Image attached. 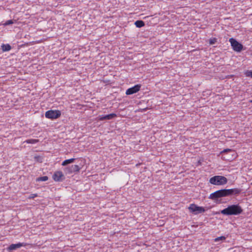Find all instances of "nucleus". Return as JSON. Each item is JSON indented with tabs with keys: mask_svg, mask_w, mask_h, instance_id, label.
I'll return each mask as SVG.
<instances>
[{
	"mask_svg": "<svg viewBox=\"0 0 252 252\" xmlns=\"http://www.w3.org/2000/svg\"><path fill=\"white\" fill-rule=\"evenodd\" d=\"M52 178L56 182H61L64 179V177L61 171H56L53 174Z\"/></svg>",
	"mask_w": 252,
	"mask_h": 252,
	"instance_id": "obj_8",
	"label": "nucleus"
},
{
	"mask_svg": "<svg viewBox=\"0 0 252 252\" xmlns=\"http://www.w3.org/2000/svg\"><path fill=\"white\" fill-rule=\"evenodd\" d=\"M141 85L140 84H137L132 87L129 88L126 90V95H131L137 93L141 88Z\"/></svg>",
	"mask_w": 252,
	"mask_h": 252,
	"instance_id": "obj_7",
	"label": "nucleus"
},
{
	"mask_svg": "<svg viewBox=\"0 0 252 252\" xmlns=\"http://www.w3.org/2000/svg\"><path fill=\"white\" fill-rule=\"evenodd\" d=\"M48 179V177L46 176H42V177H38L36 179V181H42V182H44V181H47Z\"/></svg>",
	"mask_w": 252,
	"mask_h": 252,
	"instance_id": "obj_16",
	"label": "nucleus"
},
{
	"mask_svg": "<svg viewBox=\"0 0 252 252\" xmlns=\"http://www.w3.org/2000/svg\"><path fill=\"white\" fill-rule=\"evenodd\" d=\"M251 101L252 102V100Z\"/></svg>",
	"mask_w": 252,
	"mask_h": 252,
	"instance_id": "obj_23",
	"label": "nucleus"
},
{
	"mask_svg": "<svg viewBox=\"0 0 252 252\" xmlns=\"http://www.w3.org/2000/svg\"><path fill=\"white\" fill-rule=\"evenodd\" d=\"M1 47V49H2V51L4 52L9 51L11 49V46L8 44H2Z\"/></svg>",
	"mask_w": 252,
	"mask_h": 252,
	"instance_id": "obj_12",
	"label": "nucleus"
},
{
	"mask_svg": "<svg viewBox=\"0 0 252 252\" xmlns=\"http://www.w3.org/2000/svg\"><path fill=\"white\" fill-rule=\"evenodd\" d=\"M227 179L222 176H215L211 178L209 182L212 185L220 186L223 185L227 183Z\"/></svg>",
	"mask_w": 252,
	"mask_h": 252,
	"instance_id": "obj_3",
	"label": "nucleus"
},
{
	"mask_svg": "<svg viewBox=\"0 0 252 252\" xmlns=\"http://www.w3.org/2000/svg\"><path fill=\"white\" fill-rule=\"evenodd\" d=\"M215 42H216L215 39H211L210 40L209 42H210V44H214L215 43Z\"/></svg>",
	"mask_w": 252,
	"mask_h": 252,
	"instance_id": "obj_21",
	"label": "nucleus"
},
{
	"mask_svg": "<svg viewBox=\"0 0 252 252\" xmlns=\"http://www.w3.org/2000/svg\"><path fill=\"white\" fill-rule=\"evenodd\" d=\"M227 152L233 153V151L231 149H226L223 150L221 153H227Z\"/></svg>",
	"mask_w": 252,
	"mask_h": 252,
	"instance_id": "obj_20",
	"label": "nucleus"
},
{
	"mask_svg": "<svg viewBox=\"0 0 252 252\" xmlns=\"http://www.w3.org/2000/svg\"><path fill=\"white\" fill-rule=\"evenodd\" d=\"M243 212L242 207L238 204L229 205L227 208L220 211L221 214L224 215H239Z\"/></svg>",
	"mask_w": 252,
	"mask_h": 252,
	"instance_id": "obj_2",
	"label": "nucleus"
},
{
	"mask_svg": "<svg viewBox=\"0 0 252 252\" xmlns=\"http://www.w3.org/2000/svg\"><path fill=\"white\" fill-rule=\"evenodd\" d=\"M26 246V244L24 243H18L17 244H12L10 245L8 248V251H12L17 249H19L22 247Z\"/></svg>",
	"mask_w": 252,
	"mask_h": 252,
	"instance_id": "obj_9",
	"label": "nucleus"
},
{
	"mask_svg": "<svg viewBox=\"0 0 252 252\" xmlns=\"http://www.w3.org/2000/svg\"><path fill=\"white\" fill-rule=\"evenodd\" d=\"M117 116L115 113H111L106 115H99L97 119L99 121H103L105 120H111Z\"/></svg>",
	"mask_w": 252,
	"mask_h": 252,
	"instance_id": "obj_10",
	"label": "nucleus"
},
{
	"mask_svg": "<svg viewBox=\"0 0 252 252\" xmlns=\"http://www.w3.org/2000/svg\"><path fill=\"white\" fill-rule=\"evenodd\" d=\"M61 115L59 110H48L45 112V116L46 118L50 119H56L60 117Z\"/></svg>",
	"mask_w": 252,
	"mask_h": 252,
	"instance_id": "obj_4",
	"label": "nucleus"
},
{
	"mask_svg": "<svg viewBox=\"0 0 252 252\" xmlns=\"http://www.w3.org/2000/svg\"><path fill=\"white\" fill-rule=\"evenodd\" d=\"M224 240H225V237L224 236H220V237H219L215 238L214 239V241L215 242H217L220 241H223Z\"/></svg>",
	"mask_w": 252,
	"mask_h": 252,
	"instance_id": "obj_17",
	"label": "nucleus"
},
{
	"mask_svg": "<svg viewBox=\"0 0 252 252\" xmlns=\"http://www.w3.org/2000/svg\"><path fill=\"white\" fill-rule=\"evenodd\" d=\"M80 170V167L77 165H72L68 168L69 173L78 172Z\"/></svg>",
	"mask_w": 252,
	"mask_h": 252,
	"instance_id": "obj_11",
	"label": "nucleus"
},
{
	"mask_svg": "<svg viewBox=\"0 0 252 252\" xmlns=\"http://www.w3.org/2000/svg\"><path fill=\"white\" fill-rule=\"evenodd\" d=\"M241 191V189L237 188L220 189L211 193L209 198L216 203H220L221 202L219 200L220 198L232 195H237L239 194Z\"/></svg>",
	"mask_w": 252,
	"mask_h": 252,
	"instance_id": "obj_1",
	"label": "nucleus"
},
{
	"mask_svg": "<svg viewBox=\"0 0 252 252\" xmlns=\"http://www.w3.org/2000/svg\"><path fill=\"white\" fill-rule=\"evenodd\" d=\"M134 24L137 28H141L145 25L144 22L142 20H137L135 21Z\"/></svg>",
	"mask_w": 252,
	"mask_h": 252,
	"instance_id": "obj_14",
	"label": "nucleus"
},
{
	"mask_svg": "<svg viewBox=\"0 0 252 252\" xmlns=\"http://www.w3.org/2000/svg\"><path fill=\"white\" fill-rule=\"evenodd\" d=\"M229 41L230 42L231 45L234 51L237 52H240L242 50L243 48L242 45L239 43L235 39L231 38L229 39Z\"/></svg>",
	"mask_w": 252,
	"mask_h": 252,
	"instance_id": "obj_6",
	"label": "nucleus"
},
{
	"mask_svg": "<svg viewBox=\"0 0 252 252\" xmlns=\"http://www.w3.org/2000/svg\"><path fill=\"white\" fill-rule=\"evenodd\" d=\"M189 210L194 214L202 213L205 211L204 207L198 206L194 204H191L189 207Z\"/></svg>",
	"mask_w": 252,
	"mask_h": 252,
	"instance_id": "obj_5",
	"label": "nucleus"
},
{
	"mask_svg": "<svg viewBox=\"0 0 252 252\" xmlns=\"http://www.w3.org/2000/svg\"><path fill=\"white\" fill-rule=\"evenodd\" d=\"M13 23H14V22L12 20H9L6 21L4 24H3V25L4 26H6L13 24Z\"/></svg>",
	"mask_w": 252,
	"mask_h": 252,
	"instance_id": "obj_18",
	"label": "nucleus"
},
{
	"mask_svg": "<svg viewBox=\"0 0 252 252\" xmlns=\"http://www.w3.org/2000/svg\"><path fill=\"white\" fill-rule=\"evenodd\" d=\"M37 196V194H32L31 195V196L30 197V198H33Z\"/></svg>",
	"mask_w": 252,
	"mask_h": 252,
	"instance_id": "obj_22",
	"label": "nucleus"
},
{
	"mask_svg": "<svg viewBox=\"0 0 252 252\" xmlns=\"http://www.w3.org/2000/svg\"><path fill=\"white\" fill-rule=\"evenodd\" d=\"M38 141L39 140L38 139H30L26 140L24 142H26L28 144H34L37 143L38 142Z\"/></svg>",
	"mask_w": 252,
	"mask_h": 252,
	"instance_id": "obj_15",
	"label": "nucleus"
},
{
	"mask_svg": "<svg viewBox=\"0 0 252 252\" xmlns=\"http://www.w3.org/2000/svg\"><path fill=\"white\" fill-rule=\"evenodd\" d=\"M245 74L247 77H251L252 78V70H248L246 71L245 73Z\"/></svg>",
	"mask_w": 252,
	"mask_h": 252,
	"instance_id": "obj_19",
	"label": "nucleus"
},
{
	"mask_svg": "<svg viewBox=\"0 0 252 252\" xmlns=\"http://www.w3.org/2000/svg\"><path fill=\"white\" fill-rule=\"evenodd\" d=\"M74 160H75V158H70L68 159H66L62 162V166H66L68 164L73 163Z\"/></svg>",
	"mask_w": 252,
	"mask_h": 252,
	"instance_id": "obj_13",
	"label": "nucleus"
}]
</instances>
